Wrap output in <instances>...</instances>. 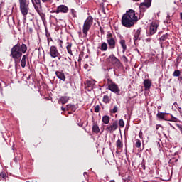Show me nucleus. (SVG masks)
Instances as JSON below:
<instances>
[{
  "instance_id": "1",
  "label": "nucleus",
  "mask_w": 182,
  "mask_h": 182,
  "mask_svg": "<svg viewBox=\"0 0 182 182\" xmlns=\"http://www.w3.org/2000/svg\"><path fill=\"white\" fill-rule=\"evenodd\" d=\"M137 21H139V17L136 16V11L133 9H129L122 15L121 23L124 28H133Z\"/></svg>"
},
{
  "instance_id": "2",
  "label": "nucleus",
  "mask_w": 182,
  "mask_h": 182,
  "mask_svg": "<svg viewBox=\"0 0 182 182\" xmlns=\"http://www.w3.org/2000/svg\"><path fill=\"white\" fill-rule=\"evenodd\" d=\"M28 50V47L26 44H16L11 50L10 57L14 59V60H18L22 58V53H26Z\"/></svg>"
},
{
  "instance_id": "3",
  "label": "nucleus",
  "mask_w": 182,
  "mask_h": 182,
  "mask_svg": "<svg viewBox=\"0 0 182 182\" xmlns=\"http://www.w3.org/2000/svg\"><path fill=\"white\" fill-rule=\"evenodd\" d=\"M92 25H93V17L90 16L87 17L83 24L82 33L84 35V38H86V36H87V33L89 31H90Z\"/></svg>"
},
{
  "instance_id": "4",
  "label": "nucleus",
  "mask_w": 182,
  "mask_h": 182,
  "mask_svg": "<svg viewBox=\"0 0 182 182\" xmlns=\"http://www.w3.org/2000/svg\"><path fill=\"white\" fill-rule=\"evenodd\" d=\"M20 5V11L24 18H26L28 12H29V0H18Z\"/></svg>"
},
{
  "instance_id": "5",
  "label": "nucleus",
  "mask_w": 182,
  "mask_h": 182,
  "mask_svg": "<svg viewBox=\"0 0 182 182\" xmlns=\"http://www.w3.org/2000/svg\"><path fill=\"white\" fill-rule=\"evenodd\" d=\"M107 85L108 86V89L110 92H112L116 95H120V88H119V85L115 84L111 79L108 78L107 80Z\"/></svg>"
},
{
  "instance_id": "6",
  "label": "nucleus",
  "mask_w": 182,
  "mask_h": 182,
  "mask_svg": "<svg viewBox=\"0 0 182 182\" xmlns=\"http://www.w3.org/2000/svg\"><path fill=\"white\" fill-rule=\"evenodd\" d=\"M107 60L109 63H111V65L116 66V68H122L120 60L116 58L114 55H109V58H107Z\"/></svg>"
},
{
  "instance_id": "7",
  "label": "nucleus",
  "mask_w": 182,
  "mask_h": 182,
  "mask_svg": "<svg viewBox=\"0 0 182 182\" xmlns=\"http://www.w3.org/2000/svg\"><path fill=\"white\" fill-rule=\"evenodd\" d=\"M117 127H119L117 121H114L111 124L107 126L105 131L108 133H113V132L117 130Z\"/></svg>"
},
{
  "instance_id": "8",
  "label": "nucleus",
  "mask_w": 182,
  "mask_h": 182,
  "mask_svg": "<svg viewBox=\"0 0 182 182\" xmlns=\"http://www.w3.org/2000/svg\"><path fill=\"white\" fill-rule=\"evenodd\" d=\"M168 38V33H165L159 38V43L162 49H164V48H166V46H168V41H167Z\"/></svg>"
},
{
  "instance_id": "9",
  "label": "nucleus",
  "mask_w": 182,
  "mask_h": 182,
  "mask_svg": "<svg viewBox=\"0 0 182 182\" xmlns=\"http://www.w3.org/2000/svg\"><path fill=\"white\" fill-rule=\"evenodd\" d=\"M31 2L36 11V12L41 15L42 14V4H41V1L39 0H31Z\"/></svg>"
},
{
  "instance_id": "10",
  "label": "nucleus",
  "mask_w": 182,
  "mask_h": 182,
  "mask_svg": "<svg viewBox=\"0 0 182 182\" xmlns=\"http://www.w3.org/2000/svg\"><path fill=\"white\" fill-rule=\"evenodd\" d=\"M54 12L55 14H68L69 8L65 5L61 4L57 7L56 11Z\"/></svg>"
},
{
  "instance_id": "11",
  "label": "nucleus",
  "mask_w": 182,
  "mask_h": 182,
  "mask_svg": "<svg viewBox=\"0 0 182 182\" xmlns=\"http://www.w3.org/2000/svg\"><path fill=\"white\" fill-rule=\"evenodd\" d=\"M50 55L51 58H58V59H60V56L59 57V51L58 50L56 46H52L50 48Z\"/></svg>"
},
{
  "instance_id": "12",
  "label": "nucleus",
  "mask_w": 182,
  "mask_h": 182,
  "mask_svg": "<svg viewBox=\"0 0 182 182\" xmlns=\"http://www.w3.org/2000/svg\"><path fill=\"white\" fill-rule=\"evenodd\" d=\"M157 28H159V23L158 22H152L150 24V27H149L150 35H154V33H156V32H157Z\"/></svg>"
},
{
  "instance_id": "13",
  "label": "nucleus",
  "mask_w": 182,
  "mask_h": 182,
  "mask_svg": "<svg viewBox=\"0 0 182 182\" xmlns=\"http://www.w3.org/2000/svg\"><path fill=\"white\" fill-rule=\"evenodd\" d=\"M107 42L110 49H114L116 48V41L112 37V34L107 38Z\"/></svg>"
},
{
  "instance_id": "14",
  "label": "nucleus",
  "mask_w": 182,
  "mask_h": 182,
  "mask_svg": "<svg viewBox=\"0 0 182 182\" xmlns=\"http://www.w3.org/2000/svg\"><path fill=\"white\" fill-rule=\"evenodd\" d=\"M55 75L60 80H62L63 82H65L66 80V77L65 76V73L60 71H56Z\"/></svg>"
},
{
  "instance_id": "15",
  "label": "nucleus",
  "mask_w": 182,
  "mask_h": 182,
  "mask_svg": "<svg viewBox=\"0 0 182 182\" xmlns=\"http://www.w3.org/2000/svg\"><path fill=\"white\" fill-rule=\"evenodd\" d=\"M144 86L145 87V90H149V89L151 87V80H149V79L144 80Z\"/></svg>"
},
{
  "instance_id": "16",
  "label": "nucleus",
  "mask_w": 182,
  "mask_h": 182,
  "mask_svg": "<svg viewBox=\"0 0 182 182\" xmlns=\"http://www.w3.org/2000/svg\"><path fill=\"white\" fill-rule=\"evenodd\" d=\"M141 33V28L137 29L134 35V42H136V41H139V38H140V33Z\"/></svg>"
},
{
  "instance_id": "17",
  "label": "nucleus",
  "mask_w": 182,
  "mask_h": 182,
  "mask_svg": "<svg viewBox=\"0 0 182 182\" xmlns=\"http://www.w3.org/2000/svg\"><path fill=\"white\" fill-rule=\"evenodd\" d=\"M119 43L122 48V52H126L127 50V46L126 45V41L124 39H121Z\"/></svg>"
},
{
  "instance_id": "18",
  "label": "nucleus",
  "mask_w": 182,
  "mask_h": 182,
  "mask_svg": "<svg viewBox=\"0 0 182 182\" xmlns=\"http://www.w3.org/2000/svg\"><path fill=\"white\" fill-rule=\"evenodd\" d=\"M27 59H28V55H23L21 61V68H25V66H26V60Z\"/></svg>"
},
{
  "instance_id": "19",
  "label": "nucleus",
  "mask_w": 182,
  "mask_h": 182,
  "mask_svg": "<svg viewBox=\"0 0 182 182\" xmlns=\"http://www.w3.org/2000/svg\"><path fill=\"white\" fill-rule=\"evenodd\" d=\"M109 122H110V117L107 115H105L102 117V123H104V124H109Z\"/></svg>"
},
{
  "instance_id": "20",
  "label": "nucleus",
  "mask_w": 182,
  "mask_h": 182,
  "mask_svg": "<svg viewBox=\"0 0 182 182\" xmlns=\"http://www.w3.org/2000/svg\"><path fill=\"white\" fill-rule=\"evenodd\" d=\"M92 132L94 133H100V128H99V125L97 124H94L92 126Z\"/></svg>"
},
{
  "instance_id": "21",
  "label": "nucleus",
  "mask_w": 182,
  "mask_h": 182,
  "mask_svg": "<svg viewBox=\"0 0 182 182\" xmlns=\"http://www.w3.org/2000/svg\"><path fill=\"white\" fill-rule=\"evenodd\" d=\"M127 177L124 178L123 181L132 182L133 181V176L130 173H127Z\"/></svg>"
},
{
  "instance_id": "22",
  "label": "nucleus",
  "mask_w": 182,
  "mask_h": 182,
  "mask_svg": "<svg viewBox=\"0 0 182 182\" xmlns=\"http://www.w3.org/2000/svg\"><path fill=\"white\" fill-rule=\"evenodd\" d=\"M100 50L102 52H106V50H107V43L106 42H103L101 44Z\"/></svg>"
},
{
  "instance_id": "23",
  "label": "nucleus",
  "mask_w": 182,
  "mask_h": 182,
  "mask_svg": "<svg viewBox=\"0 0 182 182\" xmlns=\"http://www.w3.org/2000/svg\"><path fill=\"white\" fill-rule=\"evenodd\" d=\"M67 109L68 110H72V112L76 111V107L75 106V105H67Z\"/></svg>"
},
{
  "instance_id": "24",
  "label": "nucleus",
  "mask_w": 182,
  "mask_h": 182,
  "mask_svg": "<svg viewBox=\"0 0 182 182\" xmlns=\"http://www.w3.org/2000/svg\"><path fill=\"white\" fill-rule=\"evenodd\" d=\"M116 146H117V150H119V149H122V147L123 146V144L122 143V140L118 139L116 142Z\"/></svg>"
},
{
  "instance_id": "25",
  "label": "nucleus",
  "mask_w": 182,
  "mask_h": 182,
  "mask_svg": "<svg viewBox=\"0 0 182 182\" xmlns=\"http://www.w3.org/2000/svg\"><path fill=\"white\" fill-rule=\"evenodd\" d=\"M87 87H93L95 86V80H87Z\"/></svg>"
},
{
  "instance_id": "26",
  "label": "nucleus",
  "mask_w": 182,
  "mask_h": 182,
  "mask_svg": "<svg viewBox=\"0 0 182 182\" xmlns=\"http://www.w3.org/2000/svg\"><path fill=\"white\" fill-rule=\"evenodd\" d=\"M110 100L111 99H110V97H109V95H104L103 97L104 103H106V104L110 103Z\"/></svg>"
},
{
  "instance_id": "27",
  "label": "nucleus",
  "mask_w": 182,
  "mask_h": 182,
  "mask_svg": "<svg viewBox=\"0 0 182 182\" xmlns=\"http://www.w3.org/2000/svg\"><path fill=\"white\" fill-rule=\"evenodd\" d=\"M67 50L69 55H72V43H68Z\"/></svg>"
},
{
  "instance_id": "28",
  "label": "nucleus",
  "mask_w": 182,
  "mask_h": 182,
  "mask_svg": "<svg viewBox=\"0 0 182 182\" xmlns=\"http://www.w3.org/2000/svg\"><path fill=\"white\" fill-rule=\"evenodd\" d=\"M60 100L63 103V105H65V103H68L69 100V97H61Z\"/></svg>"
},
{
  "instance_id": "29",
  "label": "nucleus",
  "mask_w": 182,
  "mask_h": 182,
  "mask_svg": "<svg viewBox=\"0 0 182 182\" xmlns=\"http://www.w3.org/2000/svg\"><path fill=\"white\" fill-rule=\"evenodd\" d=\"M135 146L137 149H140V147H141V141L140 139H136Z\"/></svg>"
},
{
  "instance_id": "30",
  "label": "nucleus",
  "mask_w": 182,
  "mask_h": 182,
  "mask_svg": "<svg viewBox=\"0 0 182 182\" xmlns=\"http://www.w3.org/2000/svg\"><path fill=\"white\" fill-rule=\"evenodd\" d=\"M181 72L179 70H176L173 72V76H174L175 77H178V76H180L181 75Z\"/></svg>"
},
{
  "instance_id": "31",
  "label": "nucleus",
  "mask_w": 182,
  "mask_h": 182,
  "mask_svg": "<svg viewBox=\"0 0 182 182\" xmlns=\"http://www.w3.org/2000/svg\"><path fill=\"white\" fill-rule=\"evenodd\" d=\"M117 110H119V108L117 107V105H115L112 109L110 110L111 113H117Z\"/></svg>"
},
{
  "instance_id": "32",
  "label": "nucleus",
  "mask_w": 182,
  "mask_h": 182,
  "mask_svg": "<svg viewBox=\"0 0 182 182\" xmlns=\"http://www.w3.org/2000/svg\"><path fill=\"white\" fill-rule=\"evenodd\" d=\"M144 2L146 3V8L151 6V0H144Z\"/></svg>"
},
{
  "instance_id": "33",
  "label": "nucleus",
  "mask_w": 182,
  "mask_h": 182,
  "mask_svg": "<svg viewBox=\"0 0 182 182\" xmlns=\"http://www.w3.org/2000/svg\"><path fill=\"white\" fill-rule=\"evenodd\" d=\"M156 116L159 119H164V113L163 112L158 113Z\"/></svg>"
},
{
  "instance_id": "34",
  "label": "nucleus",
  "mask_w": 182,
  "mask_h": 182,
  "mask_svg": "<svg viewBox=\"0 0 182 182\" xmlns=\"http://www.w3.org/2000/svg\"><path fill=\"white\" fill-rule=\"evenodd\" d=\"M180 60H181V57H180V55H178L176 58V68H177V66H178V65H180Z\"/></svg>"
},
{
  "instance_id": "35",
  "label": "nucleus",
  "mask_w": 182,
  "mask_h": 182,
  "mask_svg": "<svg viewBox=\"0 0 182 182\" xmlns=\"http://www.w3.org/2000/svg\"><path fill=\"white\" fill-rule=\"evenodd\" d=\"M119 126L120 127H124V121H123V119H119Z\"/></svg>"
},
{
  "instance_id": "36",
  "label": "nucleus",
  "mask_w": 182,
  "mask_h": 182,
  "mask_svg": "<svg viewBox=\"0 0 182 182\" xmlns=\"http://www.w3.org/2000/svg\"><path fill=\"white\" fill-rule=\"evenodd\" d=\"M143 6L147 8V3L146 1H144L139 4V8H143Z\"/></svg>"
},
{
  "instance_id": "37",
  "label": "nucleus",
  "mask_w": 182,
  "mask_h": 182,
  "mask_svg": "<svg viewBox=\"0 0 182 182\" xmlns=\"http://www.w3.org/2000/svg\"><path fill=\"white\" fill-rule=\"evenodd\" d=\"M71 15H73V18H76V11H75L73 9H70Z\"/></svg>"
},
{
  "instance_id": "38",
  "label": "nucleus",
  "mask_w": 182,
  "mask_h": 182,
  "mask_svg": "<svg viewBox=\"0 0 182 182\" xmlns=\"http://www.w3.org/2000/svg\"><path fill=\"white\" fill-rule=\"evenodd\" d=\"M100 110V107L99 105H96L95 107V113H99Z\"/></svg>"
},
{
  "instance_id": "39",
  "label": "nucleus",
  "mask_w": 182,
  "mask_h": 182,
  "mask_svg": "<svg viewBox=\"0 0 182 182\" xmlns=\"http://www.w3.org/2000/svg\"><path fill=\"white\" fill-rule=\"evenodd\" d=\"M58 43L60 48H63L62 45H63V41L62 40H58Z\"/></svg>"
},
{
  "instance_id": "40",
  "label": "nucleus",
  "mask_w": 182,
  "mask_h": 182,
  "mask_svg": "<svg viewBox=\"0 0 182 182\" xmlns=\"http://www.w3.org/2000/svg\"><path fill=\"white\" fill-rule=\"evenodd\" d=\"M6 174L5 173V172H1L0 173V177H2V178H5Z\"/></svg>"
},
{
  "instance_id": "41",
  "label": "nucleus",
  "mask_w": 182,
  "mask_h": 182,
  "mask_svg": "<svg viewBox=\"0 0 182 182\" xmlns=\"http://www.w3.org/2000/svg\"><path fill=\"white\" fill-rule=\"evenodd\" d=\"M100 6H102L101 11L105 14V7H103V4H101Z\"/></svg>"
},
{
  "instance_id": "42",
  "label": "nucleus",
  "mask_w": 182,
  "mask_h": 182,
  "mask_svg": "<svg viewBox=\"0 0 182 182\" xmlns=\"http://www.w3.org/2000/svg\"><path fill=\"white\" fill-rule=\"evenodd\" d=\"M42 2H48L49 0H41Z\"/></svg>"
},
{
  "instance_id": "43",
  "label": "nucleus",
  "mask_w": 182,
  "mask_h": 182,
  "mask_svg": "<svg viewBox=\"0 0 182 182\" xmlns=\"http://www.w3.org/2000/svg\"><path fill=\"white\" fill-rule=\"evenodd\" d=\"M180 18H181V19L182 21V12L180 13Z\"/></svg>"
},
{
  "instance_id": "44",
  "label": "nucleus",
  "mask_w": 182,
  "mask_h": 182,
  "mask_svg": "<svg viewBox=\"0 0 182 182\" xmlns=\"http://www.w3.org/2000/svg\"><path fill=\"white\" fill-rule=\"evenodd\" d=\"M61 110L65 111V108L63 107H61Z\"/></svg>"
},
{
  "instance_id": "45",
  "label": "nucleus",
  "mask_w": 182,
  "mask_h": 182,
  "mask_svg": "<svg viewBox=\"0 0 182 182\" xmlns=\"http://www.w3.org/2000/svg\"><path fill=\"white\" fill-rule=\"evenodd\" d=\"M156 130L159 129V125H156Z\"/></svg>"
},
{
  "instance_id": "46",
  "label": "nucleus",
  "mask_w": 182,
  "mask_h": 182,
  "mask_svg": "<svg viewBox=\"0 0 182 182\" xmlns=\"http://www.w3.org/2000/svg\"><path fill=\"white\" fill-rule=\"evenodd\" d=\"M139 137H140V139H141V133H139Z\"/></svg>"
},
{
  "instance_id": "47",
  "label": "nucleus",
  "mask_w": 182,
  "mask_h": 182,
  "mask_svg": "<svg viewBox=\"0 0 182 182\" xmlns=\"http://www.w3.org/2000/svg\"><path fill=\"white\" fill-rule=\"evenodd\" d=\"M178 161V159H175V163H177Z\"/></svg>"
},
{
  "instance_id": "48",
  "label": "nucleus",
  "mask_w": 182,
  "mask_h": 182,
  "mask_svg": "<svg viewBox=\"0 0 182 182\" xmlns=\"http://www.w3.org/2000/svg\"><path fill=\"white\" fill-rule=\"evenodd\" d=\"M87 173H86V172L84 173V176H85V175H87Z\"/></svg>"
},
{
  "instance_id": "49",
  "label": "nucleus",
  "mask_w": 182,
  "mask_h": 182,
  "mask_svg": "<svg viewBox=\"0 0 182 182\" xmlns=\"http://www.w3.org/2000/svg\"><path fill=\"white\" fill-rule=\"evenodd\" d=\"M168 16V18H170V14H168V16Z\"/></svg>"
},
{
  "instance_id": "50",
  "label": "nucleus",
  "mask_w": 182,
  "mask_h": 182,
  "mask_svg": "<svg viewBox=\"0 0 182 182\" xmlns=\"http://www.w3.org/2000/svg\"><path fill=\"white\" fill-rule=\"evenodd\" d=\"M123 58H124V59H127V58H126V56H123Z\"/></svg>"
},
{
  "instance_id": "51",
  "label": "nucleus",
  "mask_w": 182,
  "mask_h": 182,
  "mask_svg": "<svg viewBox=\"0 0 182 182\" xmlns=\"http://www.w3.org/2000/svg\"><path fill=\"white\" fill-rule=\"evenodd\" d=\"M109 182H114V181L112 180V181H110Z\"/></svg>"
},
{
  "instance_id": "52",
  "label": "nucleus",
  "mask_w": 182,
  "mask_h": 182,
  "mask_svg": "<svg viewBox=\"0 0 182 182\" xmlns=\"http://www.w3.org/2000/svg\"><path fill=\"white\" fill-rule=\"evenodd\" d=\"M85 68H87V66H86V65H85Z\"/></svg>"
},
{
  "instance_id": "53",
  "label": "nucleus",
  "mask_w": 182,
  "mask_h": 182,
  "mask_svg": "<svg viewBox=\"0 0 182 182\" xmlns=\"http://www.w3.org/2000/svg\"><path fill=\"white\" fill-rule=\"evenodd\" d=\"M85 68H87V66H86V65H85Z\"/></svg>"
},
{
  "instance_id": "54",
  "label": "nucleus",
  "mask_w": 182,
  "mask_h": 182,
  "mask_svg": "<svg viewBox=\"0 0 182 182\" xmlns=\"http://www.w3.org/2000/svg\"><path fill=\"white\" fill-rule=\"evenodd\" d=\"M144 182H148V181H144Z\"/></svg>"
}]
</instances>
